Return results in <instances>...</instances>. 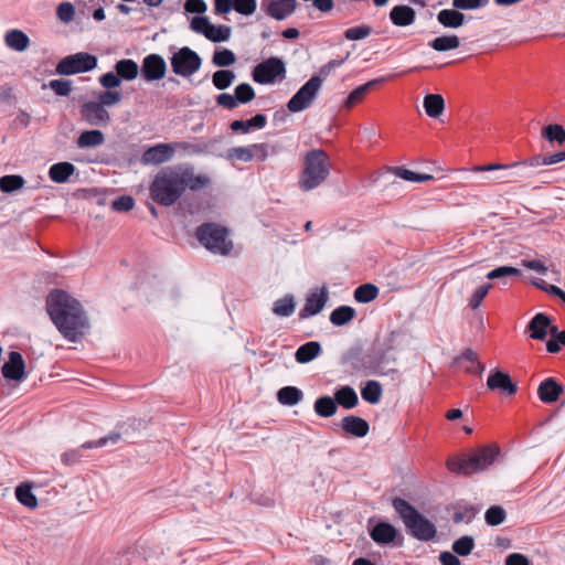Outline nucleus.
I'll list each match as a JSON object with an SVG mask.
<instances>
[{
	"mask_svg": "<svg viewBox=\"0 0 565 565\" xmlns=\"http://www.w3.org/2000/svg\"><path fill=\"white\" fill-rule=\"evenodd\" d=\"M235 73L230 70L216 71L212 76V83L215 88L224 90L228 88L235 81Z\"/></svg>",
	"mask_w": 565,
	"mask_h": 565,
	"instance_id": "c03bdc74",
	"label": "nucleus"
},
{
	"mask_svg": "<svg viewBox=\"0 0 565 565\" xmlns=\"http://www.w3.org/2000/svg\"><path fill=\"white\" fill-rule=\"evenodd\" d=\"M211 22L206 17H194L191 21V30L206 36Z\"/></svg>",
	"mask_w": 565,
	"mask_h": 565,
	"instance_id": "338daca9",
	"label": "nucleus"
},
{
	"mask_svg": "<svg viewBox=\"0 0 565 565\" xmlns=\"http://www.w3.org/2000/svg\"><path fill=\"white\" fill-rule=\"evenodd\" d=\"M500 455V448L495 444L486 445L475 449L462 457H452L447 460V468L451 472L472 475L484 471L492 466Z\"/></svg>",
	"mask_w": 565,
	"mask_h": 565,
	"instance_id": "20e7f679",
	"label": "nucleus"
},
{
	"mask_svg": "<svg viewBox=\"0 0 565 565\" xmlns=\"http://www.w3.org/2000/svg\"><path fill=\"white\" fill-rule=\"evenodd\" d=\"M122 99V94L118 90L107 89L98 95V103L103 105L104 108L114 106L118 104Z\"/></svg>",
	"mask_w": 565,
	"mask_h": 565,
	"instance_id": "13d9d810",
	"label": "nucleus"
},
{
	"mask_svg": "<svg viewBox=\"0 0 565 565\" xmlns=\"http://www.w3.org/2000/svg\"><path fill=\"white\" fill-rule=\"evenodd\" d=\"M313 408L320 417L328 418L337 413L338 406L332 397L326 395L316 399Z\"/></svg>",
	"mask_w": 565,
	"mask_h": 565,
	"instance_id": "e433bc0d",
	"label": "nucleus"
},
{
	"mask_svg": "<svg viewBox=\"0 0 565 565\" xmlns=\"http://www.w3.org/2000/svg\"><path fill=\"white\" fill-rule=\"evenodd\" d=\"M328 301V288L322 286L310 292L306 299L303 308L299 312L300 319H306L311 316L318 315L326 306Z\"/></svg>",
	"mask_w": 565,
	"mask_h": 565,
	"instance_id": "dca6fc26",
	"label": "nucleus"
},
{
	"mask_svg": "<svg viewBox=\"0 0 565 565\" xmlns=\"http://www.w3.org/2000/svg\"><path fill=\"white\" fill-rule=\"evenodd\" d=\"M396 535V529L388 522H380L370 531L371 539L380 545L394 542Z\"/></svg>",
	"mask_w": 565,
	"mask_h": 565,
	"instance_id": "4be33fe9",
	"label": "nucleus"
},
{
	"mask_svg": "<svg viewBox=\"0 0 565 565\" xmlns=\"http://www.w3.org/2000/svg\"><path fill=\"white\" fill-rule=\"evenodd\" d=\"M104 140L105 137L100 130H86L79 135L76 145L81 149L93 148L102 145Z\"/></svg>",
	"mask_w": 565,
	"mask_h": 565,
	"instance_id": "f704fd0d",
	"label": "nucleus"
},
{
	"mask_svg": "<svg viewBox=\"0 0 565 565\" xmlns=\"http://www.w3.org/2000/svg\"><path fill=\"white\" fill-rule=\"evenodd\" d=\"M379 295V288L373 284H364L354 290V299L361 303L374 300Z\"/></svg>",
	"mask_w": 565,
	"mask_h": 565,
	"instance_id": "37998d69",
	"label": "nucleus"
},
{
	"mask_svg": "<svg viewBox=\"0 0 565 565\" xmlns=\"http://www.w3.org/2000/svg\"><path fill=\"white\" fill-rule=\"evenodd\" d=\"M97 66V57L87 52H78L63 57L56 65L60 75H74L94 70Z\"/></svg>",
	"mask_w": 565,
	"mask_h": 565,
	"instance_id": "1a4fd4ad",
	"label": "nucleus"
},
{
	"mask_svg": "<svg viewBox=\"0 0 565 565\" xmlns=\"http://www.w3.org/2000/svg\"><path fill=\"white\" fill-rule=\"evenodd\" d=\"M2 375L10 381L21 382L25 379V363L18 351H11L8 361L1 367Z\"/></svg>",
	"mask_w": 565,
	"mask_h": 565,
	"instance_id": "2eb2a0df",
	"label": "nucleus"
},
{
	"mask_svg": "<svg viewBox=\"0 0 565 565\" xmlns=\"http://www.w3.org/2000/svg\"><path fill=\"white\" fill-rule=\"evenodd\" d=\"M489 0H452L451 6L460 11L478 10L487 7Z\"/></svg>",
	"mask_w": 565,
	"mask_h": 565,
	"instance_id": "4d7b16f0",
	"label": "nucleus"
},
{
	"mask_svg": "<svg viewBox=\"0 0 565 565\" xmlns=\"http://www.w3.org/2000/svg\"><path fill=\"white\" fill-rule=\"evenodd\" d=\"M135 205V200L130 195H121L113 201L111 207L117 212H128Z\"/></svg>",
	"mask_w": 565,
	"mask_h": 565,
	"instance_id": "0e129e2a",
	"label": "nucleus"
},
{
	"mask_svg": "<svg viewBox=\"0 0 565 565\" xmlns=\"http://www.w3.org/2000/svg\"><path fill=\"white\" fill-rule=\"evenodd\" d=\"M174 154L175 147L171 143H157L143 151L140 161L145 166H160L172 160Z\"/></svg>",
	"mask_w": 565,
	"mask_h": 565,
	"instance_id": "ddd939ff",
	"label": "nucleus"
},
{
	"mask_svg": "<svg viewBox=\"0 0 565 565\" xmlns=\"http://www.w3.org/2000/svg\"><path fill=\"white\" fill-rule=\"evenodd\" d=\"M563 392V386L553 377L544 380L537 388L540 399L546 404L556 402Z\"/></svg>",
	"mask_w": 565,
	"mask_h": 565,
	"instance_id": "6ab92c4d",
	"label": "nucleus"
},
{
	"mask_svg": "<svg viewBox=\"0 0 565 565\" xmlns=\"http://www.w3.org/2000/svg\"><path fill=\"white\" fill-rule=\"evenodd\" d=\"M383 81H384V78H377V79L370 81V82L356 87L348 96L345 104H344L345 107L351 108L355 104L360 103L366 96V94L371 90L372 87H374L377 83H381Z\"/></svg>",
	"mask_w": 565,
	"mask_h": 565,
	"instance_id": "c9c22d12",
	"label": "nucleus"
},
{
	"mask_svg": "<svg viewBox=\"0 0 565 565\" xmlns=\"http://www.w3.org/2000/svg\"><path fill=\"white\" fill-rule=\"evenodd\" d=\"M390 19L396 26H408L415 22L416 12L408 6L399 4L392 8Z\"/></svg>",
	"mask_w": 565,
	"mask_h": 565,
	"instance_id": "b1692460",
	"label": "nucleus"
},
{
	"mask_svg": "<svg viewBox=\"0 0 565 565\" xmlns=\"http://www.w3.org/2000/svg\"><path fill=\"white\" fill-rule=\"evenodd\" d=\"M429 46L437 52L451 51L460 46V39L456 34L443 35L431 40Z\"/></svg>",
	"mask_w": 565,
	"mask_h": 565,
	"instance_id": "72a5a7b5",
	"label": "nucleus"
},
{
	"mask_svg": "<svg viewBox=\"0 0 565 565\" xmlns=\"http://www.w3.org/2000/svg\"><path fill=\"white\" fill-rule=\"evenodd\" d=\"M236 62V55L230 49H222L214 52L212 63L217 67H227Z\"/></svg>",
	"mask_w": 565,
	"mask_h": 565,
	"instance_id": "de8ad7c7",
	"label": "nucleus"
},
{
	"mask_svg": "<svg viewBox=\"0 0 565 565\" xmlns=\"http://www.w3.org/2000/svg\"><path fill=\"white\" fill-rule=\"evenodd\" d=\"M330 159L326 151L312 149L305 154L298 186L303 192L319 188L330 174Z\"/></svg>",
	"mask_w": 565,
	"mask_h": 565,
	"instance_id": "7ed1b4c3",
	"label": "nucleus"
},
{
	"mask_svg": "<svg viewBox=\"0 0 565 565\" xmlns=\"http://www.w3.org/2000/svg\"><path fill=\"white\" fill-rule=\"evenodd\" d=\"M238 104H247L255 98V90L248 83H242L234 89Z\"/></svg>",
	"mask_w": 565,
	"mask_h": 565,
	"instance_id": "5fc2aeb1",
	"label": "nucleus"
},
{
	"mask_svg": "<svg viewBox=\"0 0 565 565\" xmlns=\"http://www.w3.org/2000/svg\"><path fill=\"white\" fill-rule=\"evenodd\" d=\"M424 108L427 116L437 118L445 109L444 97L439 94H428L424 98Z\"/></svg>",
	"mask_w": 565,
	"mask_h": 565,
	"instance_id": "2f4dec72",
	"label": "nucleus"
},
{
	"mask_svg": "<svg viewBox=\"0 0 565 565\" xmlns=\"http://www.w3.org/2000/svg\"><path fill=\"white\" fill-rule=\"evenodd\" d=\"M361 395L365 402L376 404L380 402L382 396V386L377 381H367L361 390Z\"/></svg>",
	"mask_w": 565,
	"mask_h": 565,
	"instance_id": "a19ab883",
	"label": "nucleus"
},
{
	"mask_svg": "<svg viewBox=\"0 0 565 565\" xmlns=\"http://www.w3.org/2000/svg\"><path fill=\"white\" fill-rule=\"evenodd\" d=\"M323 78L319 75H313L308 82H306L299 90L289 99L287 108L291 113H299L309 108L312 102L318 96V93L322 86Z\"/></svg>",
	"mask_w": 565,
	"mask_h": 565,
	"instance_id": "6e6552de",
	"label": "nucleus"
},
{
	"mask_svg": "<svg viewBox=\"0 0 565 565\" xmlns=\"http://www.w3.org/2000/svg\"><path fill=\"white\" fill-rule=\"evenodd\" d=\"M322 353L321 344L317 341H310L300 345L296 353L295 359L298 363H309Z\"/></svg>",
	"mask_w": 565,
	"mask_h": 565,
	"instance_id": "bb28decb",
	"label": "nucleus"
},
{
	"mask_svg": "<svg viewBox=\"0 0 565 565\" xmlns=\"http://www.w3.org/2000/svg\"><path fill=\"white\" fill-rule=\"evenodd\" d=\"M303 397V393L296 386H285L277 393V399L286 406L297 405Z\"/></svg>",
	"mask_w": 565,
	"mask_h": 565,
	"instance_id": "473e14b6",
	"label": "nucleus"
},
{
	"mask_svg": "<svg viewBox=\"0 0 565 565\" xmlns=\"http://www.w3.org/2000/svg\"><path fill=\"white\" fill-rule=\"evenodd\" d=\"M170 65L175 75L189 78L201 68L202 58L192 49L183 46L172 54Z\"/></svg>",
	"mask_w": 565,
	"mask_h": 565,
	"instance_id": "0eeeda50",
	"label": "nucleus"
},
{
	"mask_svg": "<svg viewBox=\"0 0 565 565\" xmlns=\"http://www.w3.org/2000/svg\"><path fill=\"white\" fill-rule=\"evenodd\" d=\"M392 505L415 539L423 542L435 539L437 534L435 524L422 515L411 503L402 498H395Z\"/></svg>",
	"mask_w": 565,
	"mask_h": 565,
	"instance_id": "39448f33",
	"label": "nucleus"
},
{
	"mask_svg": "<svg viewBox=\"0 0 565 565\" xmlns=\"http://www.w3.org/2000/svg\"><path fill=\"white\" fill-rule=\"evenodd\" d=\"M334 401L345 409L355 407L359 403L356 392L349 385L341 386L334 392Z\"/></svg>",
	"mask_w": 565,
	"mask_h": 565,
	"instance_id": "c85d7f7f",
	"label": "nucleus"
},
{
	"mask_svg": "<svg viewBox=\"0 0 565 565\" xmlns=\"http://www.w3.org/2000/svg\"><path fill=\"white\" fill-rule=\"evenodd\" d=\"M216 103L218 106H222L226 109H234L239 105L235 95H231L228 93H222L217 95Z\"/></svg>",
	"mask_w": 565,
	"mask_h": 565,
	"instance_id": "774afa93",
	"label": "nucleus"
},
{
	"mask_svg": "<svg viewBox=\"0 0 565 565\" xmlns=\"http://www.w3.org/2000/svg\"><path fill=\"white\" fill-rule=\"evenodd\" d=\"M47 87L58 96H68L72 92V83L66 79H52L49 82Z\"/></svg>",
	"mask_w": 565,
	"mask_h": 565,
	"instance_id": "bf43d9fd",
	"label": "nucleus"
},
{
	"mask_svg": "<svg viewBox=\"0 0 565 565\" xmlns=\"http://www.w3.org/2000/svg\"><path fill=\"white\" fill-rule=\"evenodd\" d=\"M25 180L19 174H7L0 178V190L11 193L23 188Z\"/></svg>",
	"mask_w": 565,
	"mask_h": 565,
	"instance_id": "79ce46f5",
	"label": "nucleus"
},
{
	"mask_svg": "<svg viewBox=\"0 0 565 565\" xmlns=\"http://www.w3.org/2000/svg\"><path fill=\"white\" fill-rule=\"evenodd\" d=\"M227 157L232 160L249 162L254 159L253 148L252 146L231 148Z\"/></svg>",
	"mask_w": 565,
	"mask_h": 565,
	"instance_id": "6e6d98bb",
	"label": "nucleus"
},
{
	"mask_svg": "<svg viewBox=\"0 0 565 565\" xmlns=\"http://www.w3.org/2000/svg\"><path fill=\"white\" fill-rule=\"evenodd\" d=\"M195 235L198 241L214 254L226 256L233 249L227 228L215 223L202 224L198 227Z\"/></svg>",
	"mask_w": 565,
	"mask_h": 565,
	"instance_id": "423d86ee",
	"label": "nucleus"
},
{
	"mask_svg": "<svg viewBox=\"0 0 565 565\" xmlns=\"http://www.w3.org/2000/svg\"><path fill=\"white\" fill-rule=\"evenodd\" d=\"M542 136L550 142L563 145L565 142V129L558 124L547 125L542 130Z\"/></svg>",
	"mask_w": 565,
	"mask_h": 565,
	"instance_id": "a18cd8bd",
	"label": "nucleus"
},
{
	"mask_svg": "<svg viewBox=\"0 0 565 565\" xmlns=\"http://www.w3.org/2000/svg\"><path fill=\"white\" fill-rule=\"evenodd\" d=\"M521 270L512 266H500L490 270L486 277L490 280H500L503 285H508L509 278L519 277Z\"/></svg>",
	"mask_w": 565,
	"mask_h": 565,
	"instance_id": "4c0bfd02",
	"label": "nucleus"
},
{
	"mask_svg": "<svg viewBox=\"0 0 565 565\" xmlns=\"http://www.w3.org/2000/svg\"><path fill=\"white\" fill-rule=\"evenodd\" d=\"M252 77L262 85L274 84L277 79L286 77V65L279 57H269L254 67Z\"/></svg>",
	"mask_w": 565,
	"mask_h": 565,
	"instance_id": "9d476101",
	"label": "nucleus"
},
{
	"mask_svg": "<svg viewBox=\"0 0 565 565\" xmlns=\"http://www.w3.org/2000/svg\"><path fill=\"white\" fill-rule=\"evenodd\" d=\"M6 45L17 52L25 51L30 45L29 36L21 30H9L4 35Z\"/></svg>",
	"mask_w": 565,
	"mask_h": 565,
	"instance_id": "a878e982",
	"label": "nucleus"
},
{
	"mask_svg": "<svg viewBox=\"0 0 565 565\" xmlns=\"http://www.w3.org/2000/svg\"><path fill=\"white\" fill-rule=\"evenodd\" d=\"M46 310L61 334L71 342H76L89 329V320L81 302L66 291H51L46 298Z\"/></svg>",
	"mask_w": 565,
	"mask_h": 565,
	"instance_id": "f03ea898",
	"label": "nucleus"
},
{
	"mask_svg": "<svg viewBox=\"0 0 565 565\" xmlns=\"http://www.w3.org/2000/svg\"><path fill=\"white\" fill-rule=\"evenodd\" d=\"M267 124V117L263 114H257L248 120H234L230 127L233 131L248 134L253 129H263Z\"/></svg>",
	"mask_w": 565,
	"mask_h": 565,
	"instance_id": "cd10ccee",
	"label": "nucleus"
},
{
	"mask_svg": "<svg viewBox=\"0 0 565 565\" xmlns=\"http://www.w3.org/2000/svg\"><path fill=\"white\" fill-rule=\"evenodd\" d=\"M355 310L350 306H340L330 315V321L334 326H344L355 318Z\"/></svg>",
	"mask_w": 565,
	"mask_h": 565,
	"instance_id": "58836bf2",
	"label": "nucleus"
},
{
	"mask_svg": "<svg viewBox=\"0 0 565 565\" xmlns=\"http://www.w3.org/2000/svg\"><path fill=\"white\" fill-rule=\"evenodd\" d=\"M296 302L291 295H287L274 302L273 313L277 317H290L295 312Z\"/></svg>",
	"mask_w": 565,
	"mask_h": 565,
	"instance_id": "ea45409f",
	"label": "nucleus"
},
{
	"mask_svg": "<svg viewBox=\"0 0 565 565\" xmlns=\"http://www.w3.org/2000/svg\"><path fill=\"white\" fill-rule=\"evenodd\" d=\"M120 439V435L113 433L106 437L99 438L98 440L87 441L81 445L77 449H71L61 455V460L65 466H73L81 461L82 452L81 449H93L108 445V443L116 444Z\"/></svg>",
	"mask_w": 565,
	"mask_h": 565,
	"instance_id": "f8f14e48",
	"label": "nucleus"
},
{
	"mask_svg": "<svg viewBox=\"0 0 565 565\" xmlns=\"http://www.w3.org/2000/svg\"><path fill=\"white\" fill-rule=\"evenodd\" d=\"M140 71L146 82L159 81L166 76L167 63L161 55L151 53L143 57Z\"/></svg>",
	"mask_w": 565,
	"mask_h": 565,
	"instance_id": "9b49d317",
	"label": "nucleus"
},
{
	"mask_svg": "<svg viewBox=\"0 0 565 565\" xmlns=\"http://www.w3.org/2000/svg\"><path fill=\"white\" fill-rule=\"evenodd\" d=\"M492 288V285L491 284H486V285H482L480 287H478L471 295L470 299H469V307L471 309H477L482 300L484 299V297L488 295L489 290Z\"/></svg>",
	"mask_w": 565,
	"mask_h": 565,
	"instance_id": "052dcab7",
	"label": "nucleus"
},
{
	"mask_svg": "<svg viewBox=\"0 0 565 565\" xmlns=\"http://www.w3.org/2000/svg\"><path fill=\"white\" fill-rule=\"evenodd\" d=\"M372 33V28L366 24L353 26L344 31V38L349 41H359L366 39Z\"/></svg>",
	"mask_w": 565,
	"mask_h": 565,
	"instance_id": "603ef678",
	"label": "nucleus"
},
{
	"mask_svg": "<svg viewBox=\"0 0 565 565\" xmlns=\"http://www.w3.org/2000/svg\"><path fill=\"white\" fill-rule=\"evenodd\" d=\"M75 172V166L71 162H58L50 167L49 177L56 183L66 182Z\"/></svg>",
	"mask_w": 565,
	"mask_h": 565,
	"instance_id": "c756f323",
	"label": "nucleus"
},
{
	"mask_svg": "<svg viewBox=\"0 0 565 565\" xmlns=\"http://www.w3.org/2000/svg\"><path fill=\"white\" fill-rule=\"evenodd\" d=\"M437 21L444 28L458 29L466 22V15L454 7L451 9H443L437 13Z\"/></svg>",
	"mask_w": 565,
	"mask_h": 565,
	"instance_id": "5701e85b",
	"label": "nucleus"
},
{
	"mask_svg": "<svg viewBox=\"0 0 565 565\" xmlns=\"http://www.w3.org/2000/svg\"><path fill=\"white\" fill-rule=\"evenodd\" d=\"M100 85L106 89H113L120 85L121 81L117 73L107 72L99 77Z\"/></svg>",
	"mask_w": 565,
	"mask_h": 565,
	"instance_id": "69168bd1",
	"label": "nucleus"
},
{
	"mask_svg": "<svg viewBox=\"0 0 565 565\" xmlns=\"http://www.w3.org/2000/svg\"><path fill=\"white\" fill-rule=\"evenodd\" d=\"M505 518V511L499 505L490 507L484 514L486 522L492 526L503 523Z\"/></svg>",
	"mask_w": 565,
	"mask_h": 565,
	"instance_id": "864d4df0",
	"label": "nucleus"
},
{
	"mask_svg": "<svg viewBox=\"0 0 565 565\" xmlns=\"http://www.w3.org/2000/svg\"><path fill=\"white\" fill-rule=\"evenodd\" d=\"M531 334L530 337L535 340H544L547 333H551V319L544 313L535 315L527 326Z\"/></svg>",
	"mask_w": 565,
	"mask_h": 565,
	"instance_id": "412c9836",
	"label": "nucleus"
},
{
	"mask_svg": "<svg viewBox=\"0 0 565 565\" xmlns=\"http://www.w3.org/2000/svg\"><path fill=\"white\" fill-rule=\"evenodd\" d=\"M83 119L90 126H107L110 122V115L98 102H87L81 107Z\"/></svg>",
	"mask_w": 565,
	"mask_h": 565,
	"instance_id": "4468645a",
	"label": "nucleus"
},
{
	"mask_svg": "<svg viewBox=\"0 0 565 565\" xmlns=\"http://www.w3.org/2000/svg\"><path fill=\"white\" fill-rule=\"evenodd\" d=\"M211 179L205 174H195L190 164L171 166L161 169L149 186L153 202L169 207L175 204L186 189L198 191L206 188Z\"/></svg>",
	"mask_w": 565,
	"mask_h": 565,
	"instance_id": "f257e3e1",
	"label": "nucleus"
},
{
	"mask_svg": "<svg viewBox=\"0 0 565 565\" xmlns=\"http://www.w3.org/2000/svg\"><path fill=\"white\" fill-rule=\"evenodd\" d=\"M56 14L62 22L68 23L75 15L74 6L71 2H62L57 7Z\"/></svg>",
	"mask_w": 565,
	"mask_h": 565,
	"instance_id": "e2e57ef3",
	"label": "nucleus"
},
{
	"mask_svg": "<svg viewBox=\"0 0 565 565\" xmlns=\"http://www.w3.org/2000/svg\"><path fill=\"white\" fill-rule=\"evenodd\" d=\"M296 4V0H274L268 3L267 13L280 21L295 11Z\"/></svg>",
	"mask_w": 565,
	"mask_h": 565,
	"instance_id": "393cba45",
	"label": "nucleus"
},
{
	"mask_svg": "<svg viewBox=\"0 0 565 565\" xmlns=\"http://www.w3.org/2000/svg\"><path fill=\"white\" fill-rule=\"evenodd\" d=\"M115 71L120 81H132L138 76L139 66L134 60L124 58L115 64Z\"/></svg>",
	"mask_w": 565,
	"mask_h": 565,
	"instance_id": "7c9ffc66",
	"label": "nucleus"
},
{
	"mask_svg": "<svg viewBox=\"0 0 565 565\" xmlns=\"http://www.w3.org/2000/svg\"><path fill=\"white\" fill-rule=\"evenodd\" d=\"M18 501L26 508L34 509L38 505V499L33 494L31 487L21 484L15 489Z\"/></svg>",
	"mask_w": 565,
	"mask_h": 565,
	"instance_id": "49530a36",
	"label": "nucleus"
},
{
	"mask_svg": "<svg viewBox=\"0 0 565 565\" xmlns=\"http://www.w3.org/2000/svg\"><path fill=\"white\" fill-rule=\"evenodd\" d=\"M233 8L241 14L250 15L256 11V0H233Z\"/></svg>",
	"mask_w": 565,
	"mask_h": 565,
	"instance_id": "680f3d73",
	"label": "nucleus"
},
{
	"mask_svg": "<svg viewBox=\"0 0 565 565\" xmlns=\"http://www.w3.org/2000/svg\"><path fill=\"white\" fill-rule=\"evenodd\" d=\"M487 386L491 391H499L508 395L516 393L518 387L512 382L510 375L500 370H492L487 379Z\"/></svg>",
	"mask_w": 565,
	"mask_h": 565,
	"instance_id": "f3484780",
	"label": "nucleus"
},
{
	"mask_svg": "<svg viewBox=\"0 0 565 565\" xmlns=\"http://www.w3.org/2000/svg\"><path fill=\"white\" fill-rule=\"evenodd\" d=\"M475 547V540L472 536L465 535L460 539L456 540L452 543V551L460 555V556H467L469 555Z\"/></svg>",
	"mask_w": 565,
	"mask_h": 565,
	"instance_id": "8fccbe9b",
	"label": "nucleus"
},
{
	"mask_svg": "<svg viewBox=\"0 0 565 565\" xmlns=\"http://www.w3.org/2000/svg\"><path fill=\"white\" fill-rule=\"evenodd\" d=\"M529 177L524 164L514 162L511 164H502L501 173L492 178V181L499 182H514Z\"/></svg>",
	"mask_w": 565,
	"mask_h": 565,
	"instance_id": "a211bd4d",
	"label": "nucleus"
},
{
	"mask_svg": "<svg viewBox=\"0 0 565 565\" xmlns=\"http://www.w3.org/2000/svg\"><path fill=\"white\" fill-rule=\"evenodd\" d=\"M341 426L347 434L359 438L365 437L370 430L369 423L354 415L345 416L341 422Z\"/></svg>",
	"mask_w": 565,
	"mask_h": 565,
	"instance_id": "aec40b11",
	"label": "nucleus"
},
{
	"mask_svg": "<svg viewBox=\"0 0 565 565\" xmlns=\"http://www.w3.org/2000/svg\"><path fill=\"white\" fill-rule=\"evenodd\" d=\"M552 338L546 343L550 353H557L565 345V331L558 332L556 327L551 328Z\"/></svg>",
	"mask_w": 565,
	"mask_h": 565,
	"instance_id": "3c124183",
	"label": "nucleus"
},
{
	"mask_svg": "<svg viewBox=\"0 0 565 565\" xmlns=\"http://www.w3.org/2000/svg\"><path fill=\"white\" fill-rule=\"evenodd\" d=\"M205 38L212 42H225L231 38V28L227 25H213L211 23Z\"/></svg>",
	"mask_w": 565,
	"mask_h": 565,
	"instance_id": "09e8293b",
	"label": "nucleus"
}]
</instances>
